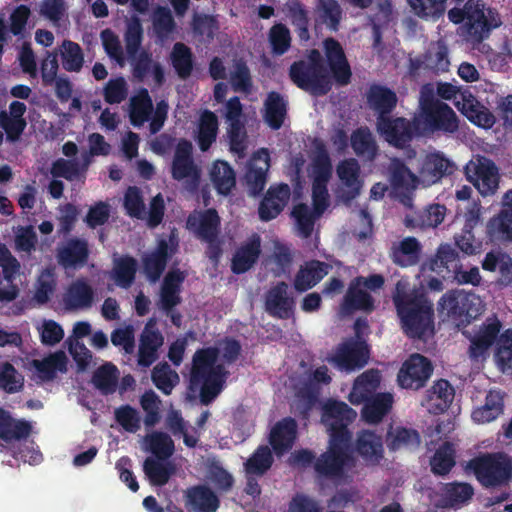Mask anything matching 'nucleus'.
<instances>
[{"label":"nucleus","instance_id":"obj_1","mask_svg":"<svg viewBox=\"0 0 512 512\" xmlns=\"http://www.w3.org/2000/svg\"><path fill=\"white\" fill-rule=\"evenodd\" d=\"M357 413L342 401H329L323 407L322 422L329 435L327 450L317 457L314 470L320 477L340 479L353 465L352 433L348 426Z\"/></svg>","mask_w":512,"mask_h":512},{"label":"nucleus","instance_id":"obj_2","mask_svg":"<svg viewBox=\"0 0 512 512\" xmlns=\"http://www.w3.org/2000/svg\"><path fill=\"white\" fill-rule=\"evenodd\" d=\"M403 332L412 339H425L434 334L433 304L423 295L405 291L397 283L392 297Z\"/></svg>","mask_w":512,"mask_h":512},{"label":"nucleus","instance_id":"obj_3","mask_svg":"<svg viewBox=\"0 0 512 512\" xmlns=\"http://www.w3.org/2000/svg\"><path fill=\"white\" fill-rule=\"evenodd\" d=\"M218 356L216 347L200 348L193 355L190 382L200 387V401L204 405L222 392L229 374L223 364H216Z\"/></svg>","mask_w":512,"mask_h":512},{"label":"nucleus","instance_id":"obj_4","mask_svg":"<svg viewBox=\"0 0 512 512\" xmlns=\"http://www.w3.org/2000/svg\"><path fill=\"white\" fill-rule=\"evenodd\" d=\"M467 468L484 488L505 486L512 478V459L504 452L476 456L469 460Z\"/></svg>","mask_w":512,"mask_h":512},{"label":"nucleus","instance_id":"obj_5","mask_svg":"<svg viewBox=\"0 0 512 512\" xmlns=\"http://www.w3.org/2000/svg\"><path fill=\"white\" fill-rule=\"evenodd\" d=\"M376 130L390 146L407 150L409 158L415 157L416 151L411 148V143L421 134L419 118L407 119L402 116L376 118Z\"/></svg>","mask_w":512,"mask_h":512},{"label":"nucleus","instance_id":"obj_6","mask_svg":"<svg viewBox=\"0 0 512 512\" xmlns=\"http://www.w3.org/2000/svg\"><path fill=\"white\" fill-rule=\"evenodd\" d=\"M438 311L458 326L469 324L481 313V300L473 292L449 290L438 301Z\"/></svg>","mask_w":512,"mask_h":512},{"label":"nucleus","instance_id":"obj_7","mask_svg":"<svg viewBox=\"0 0 512 512\" xmlns=\"http://www.w3.org/2000/svg\"><path fill=\"white\" fill-rule=\"evenodd\" d=\"M469 7L465 36L468 42L478 45L502 25V20L498 11L487 7L483 0H470Z\"/></svg>","mask_w":512,"mask_h":512},{"label":"nucleus","instance_id":"obj_8","mask_svg":"<svg viewBox=\"0 0 512 512\" xmlns=\"http://www.w3.org/2000/svg\"><path fill=\"white\" fill-rule=\"evenodd\" d=\"M304 59L295 61L289 68L290 80L301 90L313 96L326 95L332 88L327 69L308 65Z\"/></svg>","mask_w":512,"mask_h":512},{"label":"nucleus","instance_id":"obj_9","mask_svg":"<svg viewBox=\"0 0 512 512\" xmlns=\"http://www.w3.org/2000/svg\"><path fill=\"white\" fill-rule=\"evenodd\" d=\"M421 117L428 132L454 134L459 129V119L455 111L445 102L427 98L421 103Z\"/></svg>","mask_w":512,"mask_h":512},{"label":"nucleus","instance_id":"obj_10","mask_svg":"<svg viewBox=\"0 0 512 512\" xmlns=\"http://www.w3.org/2000/svg\"><path fill=\"white\" fill-rule=\"evenodd\" d=\"M171 176L176 181H185L187 190L194 192L198 189L201 180V171L193 159V146L187 139H180L176 145Z\"/></svg>","mask_w":512,"mask_h":512},{"label":"nucleus","instance_id":"obj_11","mask_svg":"<svg viewBox=\"0 0 512 512\" xmlns=\"http://www.w3.org/2000/svg\"><path fill=\"white\" fill-rule=\"evenodd\" d=\"M369 357L370 349L365 340L349 338L337 346L329 362L341 371L351 372L362 369Z\"/></svg>","mask_w":512,"mask_h":512},{"label":"nucleus","instance_id":"obj_12","mask_svg":"<svg viewBox=\"0 0 512 512\" xmlns=\"http://www.w3.org/2000/svg\"><path fill=\"white\" fill-rule=\"evenodd\" d=\"M466 179L483 196L493 195L499 185V173L495 163L486 158L478 157L469 161L465 168Z\"/></svg>","mask_w":512,"mask_h":512},{"label":"nucleus","instance_id":"obj_13","mask_svg":"<svg viewBox=\"0 0 512 512\" xmlns=\"http://www.w3.org/2000/svg\"><path fill=\"white\" fill-rule=\"evenodd\" d=\"M433 373L431 361L421 354H412L400 368L397 381L402 388L419 390Z\"/></svg>","mask_w":512,"mask_h":512},{"label":"nucleus","instance_id":"obj_14","mask_svg":"<svg viewBox=\"0 0 512 512\" xmlns=\"http://www.w3.org/2000/svg\"><path fill=\"white\" fill-rule=\"evenodd\" d=\"M323 50L332 78L340 86L348 85L352 71L340 42L333 37H328L323 41Z\"/></svg>","mask_w":512,"mask_h":512},{"label":"nucleus","instance_id":"obj_15","mask_svg":"<svg viewBox=\"0 0 512 512\" xmlns=\"http://www.w3.org/2000/svg\"><path fill=\"white\" fill-rule=\"evenodd\" d=\"M454 171L455 164L439 151L426 154L418 168L419 179L425 185L435 184Z\"/></svg>","mask_w":512,"mask_h":512},{"label":"nucleus","instance_id":"obj_16","mask_svg":"<svg viewBox=\"0 0 512 512\" xmlns=\"http://www.w3.org/2000/svg\"><path fill=\"white\" fill-rule=\"evenodd\" d=\"M187 227L198 239L213 241L218 239L221 219L216 209L209 208L190 214L187 218Z\"/></svg>","mask_w":512,"mask_h":512},{"label":"nucleus","instance_id":"obj_17","mask_svg":"<svg viewBox=\"0 0 512 512\" xmlns=\"http://www.w3.org/2000/svg\"><path fill=\"white\" fill-rule=\"evenodd\" d=\"M291 189L286 183L271 185L258 207L260 220L264 222L275 219L289 202Z\"/></svg>","mask_w":512,"mask_h":512},{"label":"nucleus","instance_id":"obj_18","mask_svg":"<svg viewBox=\"0 0 512 512\" xmlns=\"http://www.w3.org/2000/svg\"><path fill=\"white\" fill-rule=\"evenodd\" d=\"M288 284L284 281L272 286L265 296L266 312L278 319H289L294 312L295 300L288 295Z\"/></svg>","mask_w":512,"mask_h":512},{"label":"nucleus","instance_id":"obj_19","mask_svg":"<svg viewBox=\"0 0 512 512\" xmlns=\"http://www.w3.org/2000/svg\"><path fill=\"white\" fill-rule=\"evenodd\" d=\"M170 242L173 243V238H170ZM177 243L171 246L165 239L158 241L154 251L143 257V269L147 278L151 282H156L160 279L161 275L166 269L168 260L176 252Z\"/></svg>","mask_w":512,"mask_h":512},{"label":"nucleus","instance_id":"obj_20","mask_svg":"<svg viewBox=\"0 0 512 512\" xmlns=\"http://www.w3.org/2000/svg\"><path fill=\"white\" fill-rule=\"evenodd\" d=\"M270 169V155L267 149L253 154L245 174L250 194L260 195L267 182V173Z\"/></svg>","mask_w":512,"mask_h":512},{"label":"nucleus","instance_id":"obj_21","mask_svg":"<svg viewBox=\"0 0 512 512\" xmlns=\"http://www.w3.org/2000/svg\"><path fill=\"white\" fill-rule=\"evenodd\" d=\"M184 505L189 512H216L220 499L210 487L194 485L185 490Z\"/></svg>","mask_w":512,"mask_h":512},{"label":"nucleus","instance_id":"obj_22","mask_svg":"<svg viewBox=\"0 0 512 512\" xmlns=\"http://www.w3.org/2000/svg\"><path fill=\"white\" fill-rule=\"evenodd\" d=\"M354 450L366 464L378 465L384 457L382 437L371 430H360L356 435Z\"/></svg>","mask_w":512,"mask_h":512},{"label":"nucleus","instance_id":"obj_23","mask_svg":"<svg viewBox=\"0 0 512 512\" xmlns=\"http://www.w3.org/2000/svg\"><path fill=\"white\" fill-rule=\"evenodd\" d=\"M56 258L63 268H76L87 263L89 245L87 240L73 237L57 248Z\"/></svg>","mask_w":512,"mask_h":512},{"label":"nucleus","instance_id":"obj_24","mask_svg":"<svg viewBox=\"0 0 512 512\" xmlns=\"http://www.w3.org/2000/svg\"><path fill=\"white\" fill-rule=\"evenodd\" d=\"M366 99L369 107L376 113V118L391 116L398 103L396 92L381 84H372L366 93Z\"/></svg>","mask_w":512,"mask_h":512},{"label":"nucleus","instance_id":"obj_25","mask_svg":"<svg viewBox=\"0 0 512 512\" xmlns=\"http://www.w3.org/2000/svg\"><path fill=\"white\" fill-rule=\"evenodd\" d=\"M331 266L323 261L309 260L300 266L295 275L293 286L299 293L315 287L328 273Z\"/></svg>","mask_w":512,"mask_h":512},{"label":"nucleus","instance_id":"obj_26","mask_svg":"<svg viewBox=\"0 0 512 512\" xmlns=\"http://www.w3.org/2000/svg\"><path fill=\"white\" fill-rule=\"evenodd\" d=\"M421 251L420 242L415 237L408 236L399 242H393L388 254L395 265L406 268L419 262Z\"/></svg>","mask_w":512,"mask_h":512},{"label":"nucleus","instance_id":"obj_27","mask_svg":"<svg viewBox=\"0 0 512 512\" xmlns=\"http://www.w3.org/2000/svg\"><path fill=\"white\" fill-rule=\"evenodd\" d=\"M296 435V420L286 417L278 421L271 429L269 443L277 455H283L292 448Z\"/></svg>","mask_w":512,"mask_h":512},{"label":"nucleus","instance_id":"obj_28","mask_svg":"<svg viewBox=\"0 0 512 512\" xmlns=\"http://www.w3.org/2000/svg\"><path fill=\"white\" fill-rule=\"evenodd\" d=\"M501 328L502 324L498 318H488L471 339L469 347L470 356L472 358L482 356L495 343Z\"/></svg>","mask_w":512,"mask_h":512},{"label":"nucleus","instance_id":"obj_29","mask_svg":"<svg viewBox=\"0 0 512 512\" xmlns=\"http://www.w3.org/2000/svg\"><path fill=\"white\" fill-rule=\"evenodd\" d=\"M454 395V388L449 381L439 379L426 391L425 404L431 413L441 414L450 407Z\"/></svg>","mask_w":512,"mask_h":512},{"label":"nucleus","instance_id":"obj_30","mask_svg":"<svg viewBox=\"0 0 512 512\" xmlns=\"http://www.w3.org/2000/svg\"><path fill=\"white\" fill-rule=\"evenodd\" d=\"M163 344L164 336L160 331L143 330L139 338L138 365L150 367L158 359V350Z\"/></svg>","mask_w":512,"mask_h":512},{"label":"nucleus","instance_id":"obj_31","mask_svg":"<svg viewBox=\"0 0 512 512\" xmlns=\"http://www.w3.org/2000/svg\"><path fill=\"white\" fill-rule=\"evenodd\" d=\"M261 253V239L254 235L248 242L240 246L232 258L231 269L235 274H243L257 262Z\"/></svg>","mask_w":512,"mask_h":512},{"label":"nucleus","instance_id":"obj_32","mask_svg":"<svg viewBox=\"0 0 512 512\" xmlns=\"http://www.w3.org/2000/svg\"><path fill=\"white\" fill-rule=\"evenodd\" d=\"M460 265L458 252L448 243L441 244L427 266L429 270L442 275L443 278L449 277Z\"/></svg>","mask_w":512,"mask_h":512},{"label":"nucleus","instance_id":"obj_33","mask_svg":"<svg viewBox=\"0 0 512 512\" xmlns=\"http://www.w3.org/2000/svg\"><path fill=\"white\" fill-rule=\"evenodd\" d=\"M421 436L416 429L397 426L390 429L386 435V444L389 451L400 449L415 450L420 446Z\"/></svg>","mask_w":512,"mask_h":512},{"label":"nucleus","instance_id":"obj_34","mask_svg":"<svg viewBox=\"0 0 512 512\" xmlns=\"http://www.w3.org/2000/svg\"><path fill=\"white\" fill-rule=\"evenodd\" d=\"M94 301L92 287L83 279L72 282L64 296V304L67 309H87Z\"/></svg>","mask_w":512,"mask_h":512},{"label":"nucleus","instance_id":"obj_35","mask_svg":"<svg viewBox=\"0 0 512 512\" xmlns=\"http://www.w3.org/2000/svg\"><path fill=\"white\" fill-rule=\"evenodd\" d=\"M362 417L369 424H377L389 413L393 404V396L390 393H378L364 400Z\"/></svg>","mask_w":512,"mask_h":512},{"label":"nucleus","instance_id":"obj_36","mask_svg":"<svg viewBox=\"0 0 512 512\" xmlns=\"http://www.w3.org/2000/svg\"><path fill=\"white\" fill-rule=\"evenodd\" d=\"M359 284L355 283L352 279L347 292L343 298L342 309L346 313H352L354 311H366L370 312L374 309V299L365 290L362 289Z\"/></svg>","mask_w":512,"mask_h":512},{"label":"nucleus","instance_id":"obj_37","mask_svg":"<svg viewBox=\"0 0 512 512\" xmlns=\"http://www.w3.org/2000/svg\"><path fill=\"white\" fill-rule=\"evenodd\" d=\"M504 412V393L500 390H490L483 406L472 412V418L477 423H489Z\"/></svg>","mask_w":512,"mask_h":512},{"label":"nucleus","instance_id":"obj_38","mask_svg":"<svg viewBox=\"0 0 512 512\" xmlns=\"http://www.w3.org/2000/svg\"><path fill=\"white\" fill-rule=\"evenodd\" d=\"M32 427L25 420H14L8 411L0 408V439L9 443L27 438Z\"/></svg>","mask_w":512,"mask_h":512},{"label":"nucleus","instance_id":"obj_39","mask_svg":"<svg viewBox=\"0 0 512 512\" xmlns=\"http://www.w3.org/2000/svg\"><path fill=\"white\" fill-rule=\"evenodd\" d=\"M350 144L354 153L360 158L373 161L378 155V145L366 126L359 127L352 132Z\"/></svg>","mask_w":512,"mask_h":512},{"label":"nucleus","instance_id":"obj_40","mask_svg":"<svg viewBox=\"0 0 512 512\" xmlns=\"http://www.w3.org/2000/svg\"><path fill=\"white\" fill-rule=\"evenodd\" d=\"M218 118L214 112L205 110L199 119L196 141L202 152L208 151L217 139Z\"/></svg>","mask_w":512,"mask_h":512},{"label":"nucleus","instance_id":"obj_41","mask_svg":"<svg viewBox=\"0 0 512 512\" xmlns=\"http://www.w3.org/2000/svg\"><path fill=\"white\" fill-rule=\"evenodd\" d=\"M68 358L64 351L58 350L49 354L42 360H34L33 366L43 381H51L56 377L57 372L67 371Z\"/></svg>","mask_w":512,"mask_h":512},{"label":"nucleus","instance_id":"obj_42","mask_svg":"<svg viewBox=\"0 0 512 512\" xmlns=\"http://www.w3.org/2000/svg\"><path fill=\"white\" fill-rule=\"evenodd\" d=\"M143 471L153 486L166 485L175 472V466L168 460L147 457L143 463Z\"/></svg>","mask_w":512,"mask_h":512},{"label":"nucleus","instance_id":"obj_43","mask_svg":"<svg viewBox=\"0 0 512 512\" xmlns=\"http://www.w3.org/2000/svg\"><path fill=\"white\" fill-rule=\"evenodd\" d=\"M264 120L267 125L278 130L282 127L287 115V103L280 93L272 91L268 94L265 103Z\"/></svg>","mask_w":512,"mask_h":512},{"label":"nucleus","instance_id":"obj_44","mask_svg":"<svg viewBox=\"0 0 512 512\" xmlns=\"http://www.w3.org/2000/svg\"><path fill=\"white\" fill-rule=\"evenodd\" d=\"M210 179L221 195H228L236 184V174L231 165L222 160L213 163L210 171Z\"/></svg>","mask_w":512,"mask_h":512},{"label":"nucleus","instance_id":"obj_45","mask_svg":"<svg viewBox=\"0 0 512 512\" xmlns=\"http://www.w3.org/2000/svg\"><path fill=\"white\" fill-rule=\"evenodd\" d=\"M479 223L478 216H470L466 219L461 233L454 236L457 248L465 255L471 256L481 252L482 242L476 239L473 230Z\"/></svg>","mask_w":512,"mask_h":512},{"label":"nucleus","instance_id":"obj_46","mask_svg":"<svg viewBox=\"0 0 512 512\" xmlns=\"http://www.w3.org/2000/svg\"><path fill=\"white\" fill-rule=\"evenodd\" d=\"M137 268V260L132 256L124 255L114 259L111 276L118 287L128 289L135 281Z\"/></svg>","mask_w":512,"mask_h":512},{"label":"nucleus","instance_id":"obj_47","mask_svg":"<svg viewBox=\"0 0 512 512\" xmlns=\"http://www.w3.org/2000/svg\"><path fill=\"white\" fill-rule=\"evenodd\" d=\"M119 371L117 367L107 362L98 367L92 375V384L102 395H111L118 387Z\"/></svg>","mask_w":512,"mask_h":512},{"label":"nucleus","instance_id":"obj_48","mask_svg":"<svg viewBox=\"0 0 512 512\" xmlns=\"http://www.w3.org/2000/svg\"><path fill=\"white\" fill-rule=\"evenodd\" d=\"M171 65L179 78H189L194 69V55L190 47L182 42L173 45L170 53Z\"/></svg>","mask_w":512,"mask_h":512},{"label":"nucleus","instance_id":"obj_49","mask_svg":"<svg viewBox=\"0 0 512 512\" xmlns=\"http://www.w3.org/2000/svg\"><path fill=\"white\" fill-rule=\"evenodd\" d=\"M380 382L378 371L368 370L357 377L349 394V400L352 404H361L368 399L372 391H374Z\"/></svg>","mask_w":512,"mask_h":512},{"label":"nucleus","instance_id":"obj_50","mask_svg":"<svg viewBox=\"0 0 512 512\" xmlns=\"http://www.w3.org/2000/svg\"><path fill=\"white\" fill-rule=\"evenodd\" d=\"M448 0H407L411 12L426 21H438L446 12Z\"/></svg>","mask_w":512,"mask_h":512},{"label":"nucleus","instance_id":"obj_51","mask_svg":"<svg viewBox=\"0 0 512 512\" xmlns=\"http://www.w3.org/2000/svg\"><path fill=\"white\" fill-rule=\"evenodd\" d=\"M446 207L441 204H431L413 217L405 220L407 227L429 228L437 227L444 220Z\"/></svg>","mask_w":512,"mask_h":512},{"label":"nucleus","instance_id":"obj_52","mask_svg":"<svg viewBox=\"0 0 512 512\" xmlns=\"http://www.w3.org/2000/svg\"><path fill=\"white\" fill-rule=\"evenodd\" d=\"M420 179L414 174L403 161L393 159L390 165V183L396 190H412L417 187Z\"/></svg>","mask_w":512,"mask_h":512},{"label":"nucleus","instance_id":"obj_53","mask_svg":"<svg viewBox=\"0 0 512 512\" xmlns=\"http://www.w3.org/2000/svg\"><path fill=\"white\" fill-rule=\"evenodd\" d=\"M336 171L340 181L350 189L351 198L357 196L362 187L358 161L355 158L344 159L338 164Z\"/></svg>","mask_w":512,"mask_h":512},{"label":"nucleus","instance_id":"obj_54","mask_svg":"<svg viewBox=\"0 0 512 512\" xmlns=\"http://www.w3.org/2000/svg\"><path fill=\"white\" fill-rule=\"evenodd\" d=\"M153 111V102L147 89L142 88L131 99L130 122L135 127H140L150 119Z\"/></svg>","mask_w":512,"mask_h":512},{"label":"nucleus","instance_id":"obj_55","mask_svg":"<svg viewBox=\"0 0 512 512\" xmlns=\"http://www.w3.org/2000/svg\"><path fill=\"white\" fill-rule=\"evenodd\" d=\"M273 455L268 446H259L245 462V471L249 475H264L273 464Z\"/></svg>","mask_w":512,"mask_h":512},{"label":"nucleus","instance_id":"obj_56","mask_svg":"<svg viewBox=\"0 0 512 512\" xmlns=\"http://www.w3.org/2000/svg\"><path fill=\"white\" fill-rule=\"evenodd\" d=\"M62 67L67 72H80L84 65V54L81 46L71 40H64L61 45Z\"/></svg>","mask_w":512,"mask_h":512},{"label":"nucleus","instance_id":"obj_57","mask_svg":"<svg viewBox=\"0 0 512 512\" xmlns=\"http://www.w3.org/2000/svg\"><path fill=\"white\" fill-rule=\"evenodd\" d=\"M487 233L491 240L512 242V215L498 213L487 223Z\"/></svg>","mask_w":512,"mask_h":512},{"label":"nucleus","instance_id":"obj_58","mask_svg":"<svg viewBox=\"0 0 512 512\" xmlns=\"http://www.w3.org/2000/svg\"><path fill=\"white\" fill-rule=\"evenodd\" d=\"M431 471L435 475H447L455 466V451L449 442L442 444L430 460Z\"/></svg>","mask_w":512,"mask_h":512},{"label":"nucleus","instance_id":"obj_59","mask_svg":"<svg viewBox=\"0 0 512 512\" xmlns=\"http://www.w3.org/2000/svg\"><path fill=\"white\" fill-rule=\"evenodd\" d=\"M425 54L426 69L436 73L448 70L450 65L448 47L443 41H437L431 44Z\"/></svg>","mask_w":512,"mask_h":512},{"label":"nucleus","instance_id":"obj_60","mask_svg":"<svg viewBox=\"0 0 512 512\" xmlns=\"http://www.w3.org/2000/svg\"><path fill=\"white\" fill-rule=\"evenodd\" d=\"M146 442L155 459L168 460L174 453V442L166 433L153 432L146 436Z\"/></svg>","mask_w":512,"mask_h":512},{"label":"nucleus","instance_id":"obj_61","mask_svg":"<svg viewBox=\"0 0 512 512\" xmlns=\"http://www.w3.org/2000/svg\"><path fill=\"white\" fill-rule=\"evenodd\" d=\"M291 215L295 218L299 234L303 238H308L312 235L315 221L322 216L317 215L314 209L311 211L305 203L296 204L292 209Z\"/></svg>","mask_w":512,"mask_h":512},{"label":"nucleus","instance_id":"obj_62","mask_svg":"<svg viewBox=\"0 0 512 512\" xmlns=\"http://www.w3.org/2000/svg\"><path fill=\"white\" fill-rule=\"evenodd\" d=\"M153 27L157 37L161 40L167 39L174 32L176 23L171 11L167 7L159 6L155 10Z\"/></svg>","mask_w":512,"mask_h":512},{"label":"nucleus","instance_id":"obj_63","mask_svg":"<svg viewBox=\"0 0 512 512\" xmlns=\"http://www.w3.org/2000/svg\"><path fill=\"white\" fill-rule=\"evenodd\" d=\"M172 376L178 379L177 373L172 371L166 362L157 364L151 373L153 384L165 395H169L174 388Z\"/></svg>","mask_w":512,"mask_h":512},{"label":"nucleus","instance_id":"obj_64","mask_svg":"<svg viewBox=\"0 0 512 512\" xmlns=\"http://www.w3.org/2000/svg\"><path fill=\"white\" fill-rule=\"evenodd\" d=\"M495 358L502 371L512 367V329H507L499 337Z\"/></svg>","mask_w":512,"mask_h":512}]
</instances>
